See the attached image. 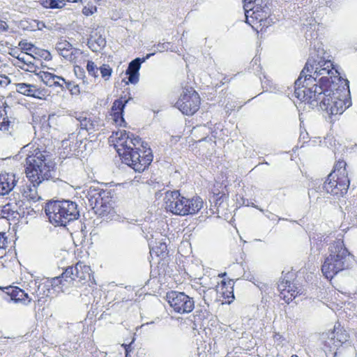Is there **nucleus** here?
I'll return each instance as SVG.
<instances>
[{
  "label": "nucleus",
  "mask_w": 357,
  "mask_h": 357,
  "mask_svg": "<svg viewBox=\"0 0 357 357\" xmlns=\"http://www.w3.org/2000/svg\"><path fill=\"white\" fill-rule=\"evenodd\" d=\"M303 74L294 83V96L301 101H307L312 107H319L330 116L341 114L351 105L335 96L332 87H330V79L328 77L319 78V85L315 79H305L306 85L301 86Z\"/></svg>",
  "instance_id": "f257e3e1"
},
{
  "label": "nucleus",
  "mask_w": 357,
  "mask_h": 357,
  "mask_svg": "<svg viewBox=\"0 0 357 357\" xmlns=\"http://www.w3.org/2000/svg\"><path fill=\"white\" fill-rule=\"evenodd\" d=\"M54 167L52 155L46 151L36 148L29 151L26 158L25 173L30 183L20 187L22 197L33 202L39 200L40 197L38 195L37 186L52 177Z\"/></svg>",
  "instance_id": "f03ea898"
},
{
  "label": "nucleus",
  "mask_w": 357,
  "mask_h": 357,
  "mask_svg": "<svg viewBox=\"0 0 357 357\" xmlns=\"http://www.w3.org/2000/svg\"><path fill=\"white\" fill-rule=\"evenodd\" d=\"M115 147L123 162L135 172H143L153 160L151 149L139 137L126 130L115 133Z\"/></svg>",
  "instance_id": "7ed1b4c3"
},
{
  "label": "nucleus",
  "mask_w": 357,
  "mask_h": 357,
  "mask_svg": "<svg viewBox=\"0 0 357 357\" xmlns=\"http://www.w3.org/2000/svg\"><path fill=\"white\" fill-rule=\"evenodd\" d=\"M318 46L317 53L315 54V50L310 53V57L305 64L304 69L301 71L300 76L303 74L302 83L301 86L306 85L305 79H315L317 80L319 75L328 77L330 79V87L335 83V79H340V73L333 68V64L330 60H326L323 57L324 50L320 47L319 42L314 43V49ZM319 85V80L316 81Z\"/></svg>",
  "instance_id": "20e7f679"
},
{
  "label": "nucleus",
  "mask_w": 357,
  "mask_h": 357,
  "mask_svg": "<svg viewBox=\"0 0 357 357\" xmlns=\"http://www.w3.org/2000/svg\"><path fill=\"white\" fill-rule=\"evenodd\" d=\"M45 212L50 222L56 226H65L79 216L77 204L70 200H53L46 204Z\"/></svg>",
  "instance_id": "39448f33"
},
{
  "label": "nucleus",
  "mask_w": 357,
  "mask_h": 357,
  "mask_svg": "<svg viewBox=\"0 0 357 357\" xmlns=\"http://www.w3.org/2000/svg\"><path fill=\"white\" fill-rule=\"evenodd\" d=\"M354 261V257L347 247H330L321 272L326 278L331 280L339 272L349 268Z\"/></svg>",
  "instance_id": "423d86ee"
},
{
  "label": "nucleus",
  "mask_w": 357,
  "mask_h": 357,
  "mask_svg": "<svg viewBox=\"0 0 357 357\" xmlns=\"http://www.w3.org/2000/svg\"><path fill=\"white\" fill-rule=\"evenodd\" d=\"M282 276L278 284V289L280 291V296L287 303H289L298 296L303 294V287L294 282V273L287 272L282 273Z\"/></svg>",
  "instance_id": "0eeeda50"
},
{
  "label": "nucleus",
  "mask_w": 357,
  "mask_h": 357,
  "mask_svg": "<svg viewBox=\"0 0 357 357\" xmlns=\"http://www.w3.org/2000/svg\"><path fill=\"white\" fill-rule=\"evenodd\" d=\"M349 335L345 331L340 327L334 326V329L321 335V340L323 344V349L327 354L331 353L332 357L337 354V349L348 340Z\"/></svg>",
  "instance_id": "6e6552de"
},
{
  "label": "nucleus",
  "mask_w": 357,
  "mask_h": 357,
  "mask_svg": "<svg viewBox=\"0 0 357 357\" xmlns=\"http://www.w3.org/2000/svg\"><path fill=\"white\" fill-rule=\"evenodd\" d=\"M199 94L192 88H184L175 106L185 115L194 114L199 108Z\"/></svg>",
  "instance_id": "1a4fd4ad"
},
{
  "label": "nucleus",
  "mask_w": 357,
  "mask_h": 357,
  "mask_svg": "<svg viewBox=\"0 0 357 357\" xmlns=\"http://www.w3.org/2000/svg\"><path fill=\"white\" fill-rule=\"evenodd\" d=\"M248 10H245V22L250 25H252L255 21H257L263 26H268L273 22L272 18L270 17V9L266 3L262 0L259 2H255L253 5L248 8Z\"/></svg>",
  "instance_id": "9d476101"
},
{
  "label": "nucleus",
  "mask_w": 357,
  "mask_h": 357,
  "mask_svg": "<svg viewBox=\"0 0 357 357\" xmlns=\"http://www.w3.org/2000/svg\"><path fill=\"white\" fill-rule=\"evenodd\" d=\"M167 300L174 311L178 313H188L195 307V302L183 292L172 291L167 294Z\"/></svg>",
  "instance_id": "9b49d317"
},
{
  "label": "nucleus",
  "mask_w": 357,
  "mask_h": 357,
  "mask_svg": "<svg viewBox=\"0 0 357 357\" xmlns=\"http://www.w3.org/2000/svg\"><path fill=\"white\" fill-rule=\"evenodd\" d=\"M165 208L174 214L186 215L187 198L181 195L179 191H167L164 198Z\"/></svg>",
  "instance_id": "f8f14e48"
},
{
  "label": "nucleus",
  "mask_w": 357,
  "mask_h": 357,
  "mask_svg": "<svg viewBox=\"0 0 357 357\" xmlns=\"http://www.w3.org/2000/svg\"><path fill=\"white\" fill-rule=\"evenodd\" d=\"M349 184L348 177H337L336 174H329L324 183L323 189L331 195L343 196L347 192Z\"/></svg>",
  "instance_id": "ddd939ff"
},
{
  "label": "nucleus",
  "mask_w": 357,
  "mask_h": 357,
  "mask_svg": "<svg viewBox=\"0 0 357 357\" xmlns=\"http://www.w3.org/2000/svg\"><path fill=\"white\" fill-rule=\"evenodd\" d=\"M102 194H105V191L98 188L90 186L86 190V197L88 199L90 206L96 209V213L104 215L109 213L107 209H109V206L105 204Z\"/></svg>",
  "instance_id": "4468645a"
},
{
  "label": "nucleus",
  "mask_w": 357,
  "mask_h": 357,
  "mask_svg": "<svg viewBox=\"0 0 357 357\" xmlns=\"http://www.w3.org/2000/svg\"><path fill=\"white\" fill-rule=\"evenodd\" d=\"M2 290L9 296L10 300L15 303L21 302L28 304L33 300V298H29L28 294L18 287L8 286L3 288Z\"/></svg>",
  "instance_id": "2eb2a0df"
},
{
  "label": "nucleus",
  "mask_w": 357,
  "mask_h": 357,
  "mask_svg": "<svg viewBox=\"0 0 357 357\" xmlns=\"http://www.w3.org/2000/svg\"><path fill=\"white\" fill-rule=\"evenodd\" d=\"M18 179L13 173L3 172L0 174V196L8 195L14 189Z\"/></svg>",
  "instance_id": "dca6fc26"
},
{
  "label": "nucleus",
  "mask_w": 357,
  "mask_h": 357,
  "mask_svg": "<svg viewBox=\"0 0 357 357\" xmlns=\"http://www.w3.org/2000/svg\"><path fill=\"white\" fill-rule=\"evenodd\" d=\"M13 85L15 91L22 95L36 98H41L40 96H43L42 91L36 85L26 83H15Z\"/></svg>",
  "instance_id": "f3484780"
},
{
  "label": "nucleus",
  "mask_w": 357,
  "mask_h": 357,
  "mask_svg": "<svg viewBox=\"0 0 357 357\" xmlns=\"http://www.w3.org/2000/svg\"><path fill=\"white\" fill-rule=\"evenodd\" d=\"M38 76L41 81L50 87L59 86L61 90L64 89L63 84L59 83L58 80H62V82H66V79L59 75H56L49 72L41 71L38 73Z\"/></svg>",
  "instance_id": "a211bd4d"
},
{
  "label": "nucleus",
  "mask_w": 357,
  "mask_h": 357,
  "mask_svg": "<svg viewBox=\"0 0 357 357\" xmlns=\"http://www.w3.org/2000/svg\"><path fill=\"white\" fill-rule=\"evenodd\" d=\"M106 40L100 32H93L88 39V46L93 52H99L105 47Z\"/></svg>",
  "instance_id": "6ab92c4d"
},
{
  "label": "nucleus",
  "mask_w": 357,
  "mask_h": 357,
  "mask_svg": "<svg viewBox=\"0 0 357 357\" xmlns=\"http://www.w3.org/2000/svg\"><path fill=\"white\" fill-rule=\"evenodd\" d=\"M77 283L84 284L89 281L95 282V280L91 274V269L89 266L84 265L81 262H77Z\"/></svg>",
  "instance_id": "aec40b11"
},
{
  "label": "nucleus",
  "mask_w": 357,
  "mask_h": 357,
  "mask_svg": "<svg viewBox=\"0 0 357 357\" xmlns=\"http://www.w3.org/2000/svg\"><path fill=\"white\" fill-rule=\"evenodd\" d=\"M149 253L152 259L158 260V264L161 261L165 263L169 257L167 247H149Z\"/></svg>",
  "instance_id": "412c9836"
},
{
  "label": "nucleus",
  "mask_w": 357,
  "mask_h": 357,
  "mask_svg": "<svg viewBox=\"0 0 357 357\" xmlns=\"http://www.w3.org/2000/svg\"><path fill=\"white\" fill-rule=\"evenodd\" d=\"M77 120L79 122L80 128L86 130L89 135L98 130L102 126L98 121L91 120L85 116H79Z\"/></svg>",
  "instance_id": "4be33fe9"
},
{
  "label": "nucleus",
  "mask_w": 357,
  "mask_h": 357,
  "mask_svg": "<svg viewBox=\"0 0 357 357\" xmlns=\"http://www.w3.org/2000/svg\"><path fill=\"white\" fill-rule=\"evenodd\" d=\"M63 273V278L66 282V286L71 287L77 283V264L75 266L67 267Z\"/></svg>",
  "instance_id": "5701e85b"
},
{
  "label": "nucleus",
  "mask_w": 357,
  "mask_h": 357,
  "mask_svg": "<svg viewBox=\"0 0 357 357\" xmlns=\"http://www.w3.org/2000/svg\"><path fill=\"white\" fill-rule=\"evenodd\" d=\"M186 215H192L198 213L203 207V200L200 197L195 196L191 199H187Z\"/></svg>",
  "instance_id": "b1692460"
},
{
  "label": "nucleus",
  "mask_w": 357,
  "mask_h": 357,
  "mask_svg": "<svg viewBox=\"0 0 357 357\" xmlns=\"http://www.w3.org/2000/svg\"><path fill=\"white\" fill-rule=\"evenodd\" d=\"M83 0H40L41 4L47 8H61L66 5V1L77 3Z\"/></svg>",
  "instance_id": "393cba45"
},
{
  "label": "nucleus",
  "mask_w": 357,
  "mask_h": 357,
  "mask_svg": "<svg viewBox=\"0 0 357 357\" xmlns=\"http://www.w3.org/2000/svg\"><path fill=\"white\" fill-rule=\"evenodd\" d=\"M36 296L47 297L50 294V283L48 279H40L39 285L37 286Z\"/></svg>",
  "instance_id": "a878e982"
},
{
  "label": "nucleus",
  "mask_w": 357,
  "mask_h": 357,
  "mask_svg": "<svg viewBox=\"0 0 357 357\" xmlns=\"http://www.w3.org/2000/svg\"><path fill=\"white\" fill-rule=\"evenodd\" d=\"M347 164L344 160H338L334 165V169L330 174H336L337 177H348L346 169Z\"/></svg>",
  "instance_id": "bb28decb"
},
{
  "label": "nucleus",
  "mask_w": 357,
  "mask_h": 357,
  "mask_svg": "<svg viewBox=\"0 0 357 357\" xmlns=\"http://www.w3.org/2000/svg\"><path fill=\"white\" fill-rule=\"evenodd\" d=\"M155 52L148 54L146 57L141 59L140 58H136L132 60L130 63L126 70L128 72H135L139 73V70L141 66V63L144 62L146 59H149L151 56L154 55Z\"/></svg>",
  "instance_id": "cd10ccee"
},
{
  "label": "nucleus",
  "mask_w": 357,
  "mask_h": 357,
  "mask_svg": "<svg viewBox=\"0 0 357 357\" xmlns=\"http://www.w3.org/2000/svg\"><path fill=\"white\" fill-rule=\"evenodd\" d=\"M64 281V278H63V273L58 277H55L49 280L50 287H51L52 289L58 287L61 289L62 291H64L65 289L69 287L68 286H66Z\"/></svg>",
  "instance_id": "c85d7f7f"
},
{
  "label": "nucleus",
  "mask_w": 357,
  "mask_h": 357,
  "mask_svg": "<svg viewBox=\"0 0 357 357\" xmlns=\"http://www.w3.org/2000/svg\"><path fill=\"white\" fill-rule=\"evenodd\" d=\"M128 100L123 101L121 99L116 100L112 107V114L123 113V109Z\"/></svg>",
  "instance_id": "c756f323"
},
{
  "label": "nucleus",
  "mask_w": 357,
  "mask_h": 357,
  "mask_svg": "<svg viewBox=\"0 0 357 357\" xmlns=\"http://www.w3.org/2000/svg\"><path fill=\"white\" fill-rule=\"evenodd\" d=\"M72 45L66 40L60 39L56 44L57 52H70L72 50Z\"/></svg>",
  "instance_id": "7c9ffc66"
},
{
  "label": "nucleus",
  "mask_w": 357,
  "mask_h": 357,
  "mask_svg": "<svg viewBox=\"0 0 357 357\" xmlns=\"http://www.w3.org/2000/svg\"><path fill=\"white\" fill-rule=\"evenodd\" d=\"M102 77L105 80H109L112 73V68L107 64H103L99 68Z\"/></svg>",
  "instance_id": "2f4dec72"
},
{
  "label": "nucleus",
  "mask_w": 357,
  "mask_h": 357,
  "mask_svg": "<svg viewBox=\"0 0 357 357\" xmlns=\"http://www.w3.org/2000/svg\"><path fill=\"white\" fill-rule=\"evenodd\" d=\"M86 70L89 74L93 77L96 78L98 77V71L99 68L95 64V63L92 61H88L86 65Z\"/></svg>",
  "instance_id": "473e14b6"
},
{
  "label": "nucleus",
  "mask_w": 357,
  "mask_h": 357,
  "mask_svg": "<svg viewBox=\"0 0 357 357\" xmlns=\"http://www.w3.org/2000/svg\"><path fill=\"white\" fill-rule=\"evenodd\" d=\"M65 85L66 89H67L72 95H79L80 93L79 87L77 84H75L73 82L66 81Z\"/></svg>",
  "instance_id": "72a5a7b5"
},
{
  "label": "nucleus",
  "mask_w": 357,
  "mask_h": 357,
  "mask_svg": "<svg viewBox=\"0 0 357 357\" xmlns=\"http://www.w3.org/2000/svg\"><path fill=\"white\" fill-rule=\"evenodd\" d=\"M34 298H37V301H36V303H35L34 310L36 312V314H35L36 318L38 319H40L41 318V317L40 315V313H39V310H40V307L45 302V297L34 296Z\"/></svg>",
  "instance_id": "f704fd0d"
},
{
  "label": "nucleus",
  "mask_w": 357,
  "mask_h": 357,
  "mask_svg": "<svg viewBox=\"0 0 357 357\" xmlns=\"http://www.w3.org/2000/svg\"><path fill=\"white\" fill-rule=\"evenodd\" d=\"M40 278H36V279H34V280H30L29 282H28V287H27V290L29 291V292L34 296H36V294L37 291V286L39 285V283H40Z\"/></svg>",
  "instance_id": "c9c22d12"
},
{
  "label": "nucleus",
  "mask_w": 357,
  "mask_h": 357,
  "mask_svg": "<svg viewBox=\"0 0 357 357\" xmlns=\"http://www.w3.org/2000/svg\"><path fill=\"white\" fill-rule=\"evenodd\" d=\"M97 11V8L92 3L89 2L82 8V13L86 16H90Z\"/></svg>",
  "instance_id": "e433bc0d"
},
{
  "label": "nucleus",
  "mask_w": 357,
  "mask_h": 357,
  "mask_svg": "<svg viewBox=\"0 0 357 357\" xmlns=\"http://www.w3.org/2000/svg\"><path fill=\"white\" fill-rule=\"evenodd\" d=\"M34 24L38 25V30H43V29H47L48 30H52L54 28V26L52 23L47 22V23L43 21H39L34 20Z\"/></svg>",
  "instance_id": "4c0bfd02"
},
{
  "label": "nucleus",
  "mask_w": 357,
  "mask_h": 357,
  "mask_svg": "<svg viewBox=\"0 0 357 357\" xmlns=\"http://www.w3.org/2000/svg\"><path fill=\"white\" fill-rule=\"evenodd\" d=\"M128 82L131 84H136L139 81V73L128 72L126 70Z\"/></svg>",
  "instance_id": "58836bf2"
},
{
  "label": "nucleus",
  "mask_w": 357,
  "mask_h": 357,
  "mask_svg": "<svg viewBox=\"0 0 357 357\" xmlns=\"http://www.w3.org/2000/svg\"><path fill=\"white\" fill-rule=\"evenodd\" d=\"M10 123L11 122L6 118L2 119V120H0V130L9 131Z\"/></svg>",
  "instance_id": "ea45409f"
},
{
  "label": "nucleus",
  "mask_w": 357,
  "mask_h": 357,
  "mask_svg": "<svg viewBox=\"0 0 357 357\" xmlns=\"http://www.w3.org/2000/svg\"><path fill=\"white\" fill-rule=\"evenodd\" d=\"M112 115L113 116V119L116 124L122 126L123 123H125L123 117V113L112 114Z\"/></svg>",
  "instance_id": "a19ab883"
},
{
  "label": "nucleus",
  "mask_w": 357,
  "mask_h": 357,
  "mask_svg": "<svg viewBox=\"0 0 357 357\" xmlns=\"http://www.w3.org/2000/svg\"><path fill=\"white\" fill-rule=\"evenodd\" d=\"M10 243V241L8 240L6 233L0 231V244H2V245H6Z\"/></svg>",
  "instance_id": "79ce46f5"
},
{
  "label": "nucleus",
  "mask_w": 357,
  "mask_h": 357,
  "mask_svg": "<svg viewBox=\"0 0 357 357\" xmlns=\"http://www.w3.org/2000/svg\"><path fill=\"white\" fill-rule=\"evenodd\" d=\"M74 71H75V74L76 75V76L78 78L82 79L84 77V71L83 68H82L81 67H79V66L75 67Z\"/></svg>",
  "instance_id": "37998d69"
},
{
  "label": "nucleus",
  "mask_w": 357,
  "mask_h": 357,
  "mask_svg": "<svg viewBox=\"0 0 357 357\" xmlns=\"http://www.w3.org/2000/svg\"><path fill=\"white\" fill-rule=\"evenodd\" d=\"M10 83V80L7 76L0 75V86H7Z\"/></svg>",
  "instance_id": "c03bdc74"
},
{
  "label": "nucleus",
  "mask_w": 357,
  "mask_h": 357,
  "mask_svg": "<svg viewBox=\"0 0 357 357\" xmlns=\"http://www.w3.org/2000/svg\"><path fill=\"white\" fill-rule=\"evenodd\" d=\"M244 1V6L243 8L244 10H248V8H250V6L253 5L255 2H259L260 0H243Z\"/></svg>",
  "instance_id": "a18cd8bd"
},
{
  "label": "nucleus",
  "mask_w": 357,
  "mask_h": 357,
  "mask_svg": "<svg viewBox=\"0 0 357 357\" xmlns=\"http://www.w3.org/2000/svg\"><path fill=\"white\" fill-rule=\"evenodd\" d=\"M169 43H159L157 45V51L162 52L168 49Z\"/></svg>",
  "instance_id": "49530a36"
},
{
  "label": "nucleus",
  "mask_w": 357,
  "mask_h": 357,
  "mask_svg": "<svg viewBox=\"0 0 357 357\" xmlns=\"http://www.w3.org/2000/svg\"><path fill=\"white\" fill-rule=\"evenodd\" d=\"M58 53L66 59H72V53L70 52H58Z\"/></svg>",
  "instance_id": "de8ad7c7"
},
{
  "label": "nucleus",
  "mask_w": 357,
  "mask_h": 357,
  "mask_svg": "<svg viewBox=\"0 0 357 357\" xmlns=\"http://www.w3.org/2000/svg\"><path fill=\"white\" fill-rule=\"evenodd\" d=\"M30 56L29 54H25V53H22L21 54H20L18 56H17V59L24 62V63H26V61H27V57Z\"/></svg>",
  "instance_id": "09e8293b"
},
{
  "label": "nucleus",
  "mask_w": 357,
  "mask_h": 357,
  "mask_svg": "<svg viewBox=\"0 0 357 357\" xmlns=\"http://www.w3.org/2000/svg\"><path fill=\"white\" fill-rule=\"evenodd\" d=\"M223 294L225 295V297L227 298L228 299L229 298H231V301L228 300V303H231L232 301V300L234 298V296L233 291H229L228 294H227V295H225V293L223 292Z\"/></svg>",
  "instance_id": "8fccbe9b"
},
{
  "label": "nucleus",
  "mask_w": 357,
  "mask_h": 357,
  "mask_svg": "<svg viewBox=\"0 0 357 357\" xmlns=\"http://www.w3.org/2000/svg\"><path fill=\"white\" fill-rule=\"evenodd\" d=\"M245 279L247 280H249V281L252 282L253 283H255V277L252 275H251L250 273H248V274L245 273Z\"/></svg>",
  "instance_id": "3c124183"
},
{
  "label": "nucleus",
  "mask_w": 357,
  "mask_h": 357,
  "mask_svg": "<svg viewBox=\"0 0 357 357\" xmlns=\"http://www.w3.org/2000/svg\"><path fill=\"white\" fill-rule=\"evenodd\" d=\"M126 350V357H128V353L130 351V344H123V345Z\"/></svg>",
  "instance_id": "603ef678"
},
{
  "label": "nucleus",
  "mask_w": 357,
  "mask_h": 357,
  "mask_svg": "<svg viewBox=\"0 0 357 357\" xmlns=\"http://www.w3.org/2000/svg\"><path fill=\"white\" fill-rule=\"evenodd\" d=\"M240 254H241L240 257L236 259V261L238 264L242 263V261L243 260V254L241 252H240Z\"/></svg>",
  "instance_id": "864d4df0"
},
{
  "label": "nucleus",
  "mask_w": 357,
  "mask_h": 357,
  "mask_svg": "<svg viewBox=\"0 0 357 357\" xmlns=\"http://www.w3.org/2000/svg\"><path fill=\"white\" fill-rule=\"evenodd\" d=\"M31 30H36L38 25L34 24V20H32L30 23Z\"/></svg>",
  "instance_id": "5fc2aeb1"
},
{
  "label": "nucleus",
  "mask_w": 357,
  "mask_h": 357,
  "mask_svg": "<svg viewBox=\"0 0 357 357\" xmlns=\"http://www.w3.org/2000/svg\"><path fill=\"white\" fill-rule=\"evenodd\" d=\"M68 144V140H63L62 141V146H67Z\"/></svg>",
  "instance_id": "6e6d98bb"
},
{
  "label": "nucleus",
  "mask_w": 357,
  "mask_h": 357,
  "mask_svg": "<svg viewBox=\"0 0 357 357\" xmlns=\"http://www.w3.org/2000/svg\"><path fill=\"white\" fill-rule=\"evenodd\" d=\"M274 337L277 340H279L282 337V336L280 334H275Z\"/></svg>",
  "instance_id": "4d7b16f0"
},
{
  "label": "nucleus",
  "mask_w": 357,
  "mask_h": 357,
  "mask_svg": "<svg viewBox=\"0 0 357 357\" xmlns=\"http://www.w3.org/2000/svg\"><path fill=\"white\" fill-rule=\"evenodd\" d=\"M6 248V247H3V246L0 247V251L1 252V254H3V252L5 251Z\"/></svg>",
  "instance_id": "13d9d810"
},
{
  "label": "nucleus",
  "mask_w": 357,
  "mask_h": 357,
  "mask_svg": "<svg viewBox=\"0 0 357 357\" xmlns=\"http://www.w3.org/2000/svg\"><path fill=\"white\" fill-rule=\"evenodd\" d=\"M47 56H45V59H47L48 57L50 56V54L48 52H46Z\"/></svg>",
  "instance_id": "bf43d9fd"
},
{
  "label": "nucleus",
  "mask_w": 357,
  "mask_h": 357,
  "mask_svg": "<svg viewBox=\"0 0 357 357\" xmlns=\"http://www.w3.org/2000/svg\"><path fill=\"white\" fill-rule=\"evenodd\" d=\"M312 192L311 190H309V191H308V195H309V197H310V196H311V193H312Z\"/></svg>",
  "instance_id": "052dcab7"
},
{
  "label": "nucleus",
  "mask_w": 357,
  "mask_h": 357,
  "mask_svg": "<svg viewBox=\"0 0 357 357\" xmlns=\"http://www.w3.org/2000/svg\"><path fill=\"white\" fill-rule=\"evenodd\" d=\"M222 286L226 285V282H224V281H222Z\"/></svg>",
  "instance_id": "680f3d73"
},
{
  "label": "nucleus",
  "mask_w": 357,
  "mask_h": 357,
  "mask_svg": "<svg viewBox=\"0 0 357 357\" xmlns=\"http://www.w3.org/2000/svg\"><path fill=\"white\" fill-rule=\"evenodd\" d=\"M58 81H59V83L63 84H63H65V83H63V82H62V80H58Z\"/></svg>",
  "instance_id": "e2e57ef3"
},
{
  "label": "nucleus",
  "mask_w": 357,
  "mask_h": 357,
  "mask_svg": "<svg viewBox=\"0 0 357 357\" xmlns=\"http://www.w3.org/2000/svg\"><path fill=\"white\" fill-rule=\"evenodd\" d=\"M257 286L259 287L260 289H263V287H260L259 284H257Z\"/></svg>",
  "instance_id": "0e129e2a"
},
{
  "label": "nucleus",
  "mask_w": 357,
  "mask_h": 357,
  "mask_svg": "<svg viewBox=\"0 0 357 357\" xmlns=\"http://www.w3.org/2000/svg\"><path fill=\"white\" fill-rule=\"evenodd\" d=\"M291 357H298L297 355H292Z\"/></svg>",
  "instance_id": "69168bd1"
},
{
  "label": "nucleus",
  "mask_w": 357,
  "mask_h": 357,
  "mask_svg": "<svg viewBox=\"0 0 357 357\" xmlns=\"http://www.w3.org/2000/svg\"><path fill=\"white\" fill-rule=\"evenodd\" d=\"M231 281H229V285H231Z\"/></svg>",
  "instance_id": "338daca9"
},
{
  "label": "nucleus",
  "mask_w": 357,
  "mask_h": 357,
  "mask_svg": "<svg viewBox=\"0 0 357 357\" xmlns=\"http://www.w3.org/2000/svg\"><path fill=\"white\" fill-rule=\"evenodd\" d=\"M307 38H308V35H307V33H306V38L307 39Z\"/></svg>",
  "instance_id": "774afa93"
}]
</instances>
